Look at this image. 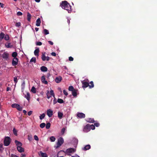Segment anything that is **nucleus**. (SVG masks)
Segmentation results:
<instances>
[{
    "label": "nucleus",
    "instance_id": "f257e3e1",
    "mask_svg": "<svg viewBox=\"0 0 157 157\" xmlns=\"http://www.w3.org/2000/svg\"><path fill=\"white\" fill-rule=\"evenodd\" d=\"M60 6L63 9L67 10L69 13L71 11V6L66 1H64L62 2L60 4Z\"/></svg>",
    "mask_w": 157,
    "mask_h": 157
},
{
    "label": "nucleus",
    "instance_id": "f03ea898",
    "mask_svg": "<svg viewBox=\"0 0 157 157\" xmlns=\"http://www.w3.org/2000/svg\"><path fill=\"white\" fill-rule=\"evenodd\" d=\"M11 142V139L9 136L6 137L4 141V144L5 146H8L10 145Z\"/></svg>",
    "mask_w": 157,
    "mask_h": 157
},
{
    "label": "nucleus",
    "instance_id": "7ed1b4c3",
    "mask_svg": "<svg viewBox=\"0 0 157 157\" xmlns=\"http://www.w3.org/2000/svg\"><path fill=\"white\" fill-rule=\"evenodd\" d=\"M64 140L62 137H60L58 139V141L57 143V146L59 147L61 146L63 143Z\"/></svg>",
    "mask_w": 157,
    "mask_h": 157
},
{
    "label": "nucleus",
    "instance_id": "20e7f679",
    "mask_svg": "<svg viewBox=\"0 0 157 157\" xmlns=\"http://www.w3.org/2000/svg\"><path fill=\"white\" fill-rule=\"evenodd\" d=\"M50 93H49V92L48 91L47 94V98L48 99H49L50 97H51L52 96L54 97H55V95L53 91L52 90H51L50 91Z\"/></svg>",
    "mask_w": 157,
    "mask_h": 157
},
{
    "label": "nucleus",
    "instance_id": "39448f33",
    "mask_svg": "<svg viewBox=\"0 0 157 157\" xmlns=\"http://www.w3.org/2000/svg\"><path fill=\"white\" fill-rule=\"evenodd\" d=\"M90 130V125L89 124H87L84 127L83 131L84 132H87Z\"/></svg>",
    "mask_w": 157,
    "mask_h": 157
},
{
    "label": "nucleus",
    "instance_id": "423d86ee",
    "mask_svg": "<svg viewBox=\"0 0 157 157\" xmlns=\"http://www.w3.org/2000/svg\"><path fill=\"white\" fill-rule=\"evenodd\" d=\"M82 84V87L83 88H86L87 87H89V83L87 82L84 81H81Z\"/></svg>",
    "mask_w": 157,
    "mask_h": 157
},
{
    "label": "nucleus",
    "instance_id": "0eeeda50",
    "mask_svg": "<svg viewBox=\"0 0 157 157\" xmlns=\"http://www.w3.org/2000/svg\"><path fill=\"white\" fill-rule=\"evenodd\" d=\"M18 59L17 58H14L12 60V65L13 66H15L18 64Z\"/></svg>",
    "mask_w": 157,
    "mask_h": 157
},
{
    "label": "nucleus",
    "instance_id": "6e6552de",
    "mask_svg": "<svg viewBox=\"0 0 157 157\" xmlns=\"http://www.w3.org/2000/svg\"><path fill=\"white\" fill-rule=\"evenodd\" d=\"M77 116L80 118H82L85 117V115L82 113H77Z\"/></svg>",
    "mask_w": 157,
    "mask_h": 157
},
{
    "label": "nucleus",
    "instance_id": "1a4fd4ad",
    "mask_svg": "<svg viewBox=\"0 0 157 157\" xmlns=\"http://www.w3.org/2000/svg\"><path fill=\"white\" fill-rule=\"evenodd\" d=\"M75 151V149L74 148H70L67 149L66 152L67 153H71L74 152Z\"/></svg>",
    "mask_w": 157,
    "mask_h": 157
},
{
    "label": "nucleus",
    "instance_id": "9d476101",
    "mask_svg": "<svg viewBox=\"0 0 157 157\" xmlns=\"http://www.w3.org/2000/svg\"><path fill=\"white\" fill-rule=\"evenodd\" d=\"M47 114L49 117H51L53 115V111L51 109H48L47 111Z\"/></svg>",
    "mask_w": 157,
    "mask_h": 157
},
{
    "label": "nucleus",
    "instance_id": "9b49d317",
    "mask_svg": "<svg viewBox=\"0 0 157 157\" xmlns=\"http://www.w3.org/2000/svg\"><path fill=\"white\" fill-rule=\"evenodd\" d=\"M9 54L6 52H4L2 55V58L5 59H7L9 57Z\"/></svg>",
    "mask_w": 157,
    "mask_h": 157
},
{
    "label": "nucleus",
    "instance_id": "f8f14e48",
    "mask_svg": "<svg viewBox=\"0 0 157 157\" xmlns=\"http://www.w3.org/2000/svg\"><path fill=\"white\" fill-rule=\"evenodd\" d=\"M41 80L42 82L45 84H48V82L47 81L45 80V78L44 75H43L41 78Z\"/></svg>",
    "mask_w": 157,
    "mask_h": 157
},
{
    "label": "nucleus",
    "instance_id": "ddd939ff",
    "mask_svg": "<svg viewBox=\"0 0 157 157\" xmlns=\"http://www.w3.org/2000/svg\"><path fill=\"white\" fill-rule=\"evenodd\" d=\"M62 79V77L61 76H59L56 78L55 81L57 83H59L61 81Z\"/></svg>",
    "mask_w": 157,
    "mask_h": 157
},
{
    "label": "nucleus",
    "instance_id": "4468645a",
    "mask_svg": "<svg viewBox=\"0 0 157 157\" xmlns=\"http://www.w3.org/2000/svg\"><path fill=\"white\" fill-rule=\"evenodd\" d=\"M21 146H17V149L20 152H23L24 151V148L21 147Z\"/></svg>",
    "mask_w": 157,
    "mask_h": 157
},
{
    "label": "nucleus",
    "instance_id": "2eb2a0df",
    "mask_svg": "<svg viewBox=\"0 0 157 157\" xmlns=\"http://www.w3.org/2000/svg\"><path fill=\"white\" fill-rule=\"evenodd\" d=\"M25 97L26 98V99L29 101L30 99V94L29 92H27L25 96Z\"/></svg>",
    "mask_w": 157,
    "mask_h": 157
},
{
    "label": "nucleus",
    "instance_id": "dca6fc26",
    "mask_svg": "<svg viewBox=\"0 0 157 157\" xmlns=\"http://www.w3.org/2000/svg\"><path fill=\"white\" fill-rule=\"evenodd\" d=\"M39 51V49L38 48L36 49L34 51V54L35 55L37 56H38Z\"/></svg>",
    "mask_w": 157,
    "mask_h": 157
},
{
    "label": "nucleus",
    "instance_id": "f3484780",
    "mask_svg": "<svg viewBox=\"0 0 157 157\" xmlns=\"http://www.w3.org/2000/svg\"><path fill=\"white\" fill-rule=\"evenodd\" d=\"M90 148V145H87L85 146L82 149L84 151H86L89 149Z\"/></svg>",
    "mask_w": 157,
    "mask_h": 157
},
{
    "label": "nucleus",
    "instance_id": "a211bd4d",
    "mask_svg": "<svg viewBox=\"0 0 157 157\" xmlns=\"http://www.w3.org/2000/svg\"><path fill=\"white\" fill-rule=\"evenodd\" d=\"M40 70L42 71L46 72L48 70V69L47 67L43 66L40 67Z\"/></svg>",
    "mask_w": 157,
    "mask_h": 157
},
{
    "label": "nucleus",
    "instance_id": "6ab92c4d",
    "mask_svg": "<svg viewBox=\"0 0 157 157\" xmlns=\"http://www.w3.org/2000/svg\"><path fill=\"white\" fill-rule=\"evenodd\" d=\"M41 23L40 19V18H38L36 22V26H39L40 25V24Z\"/></svg>",
    "mask_w": 157,
    "mask_h": 157
},
{
    "label": "nucleus",
    "instance_id": "aec40b11",
    "mask_svg": "<svg viewBox=\"0 0 157 157\" xmlns=\"http://www.w3.org/2000/svg\"><path fill=\"white\" fill-rule=\"evenodd\" d=\"M86 121L88 122L93 123L94 122V120L93 118H89L87 119Z\"/></svg>",
    "mask_w": 157,
    "mask_h": 157
},
{
    "label": "nucleus",
    "instance_id": "412c9836",
    "mask_svg": "<svg viewBox=\"0 0 157 157\" xmlns=\"http://www.w3.org/2000/svg\"><path fill=\"white\" fill-rule=\"evenodd\" d=\"M78 90H77L75 89L73 91H72V95L75 97L77 95V92H78Z\"/></svg>",
    "mask_w": 157,
    "mask_h": 157
},
{
    "label": "nucleus",
    "instance_id": "4be33fe9",
    "mask_svg": "<svg viewBox=\"0 0 157 157\" xmlns=\"http://www.w3.org/2000/svg\"><path fill=\"white\" fill-rule=\"evenodd\" d=\"M45 53L44 52L43 53L41 56V59L43 61H44L46 60V57L45 56Z\"/></svg>",
    "mask_w": 157,
    "mask_h": 157
},
{
    "label": "nucleus",
    "instance_id": "5701e85b",
    "mask_svg": "<svg viewBox=\"0 0 157 157\" xmlns=\"http://www.w3.org/2000/svg\"><path fill=\"white\" fill-rule=\"evenodd\" d=\"M15 143L17 146H22V144L19 141L16 140H15Z\"/></svg>",
    "mask_w": 157,
    "mask_h": 157
},
{
    "label": "nucleus",
    "instance_id": "b1692460",
    "mask_svg": "<svg viewBox=\"0 0 157 157\" xmlns=\"http://www.w3.org/2000/svg\"><path fill=\"white\" fill-rule=\"evenodd\" d=\"M31 17V14L29 12H28L27 14V19L28 21H30Z\"/></svg>",
    "mask_w": 157,
    "mask_h": 157
},
{
    "label": "nucleus",
    "instance_id": "393cba45",
    "mask_svg": "<svg viewBox=\"0 0 157 157\" xmlns=\"http://www.w3.org/2000/svg\"><path fill=\"white\" fill-rule=\"evenodd\" d=\"M40 153L41 154V157H48V155L45 153H44L42 152V151H40Z\"/></svg>",
    "mask_w": 157,
    "mask_h": 157
},
{
    "label": "nucleus",
    "instance_id": "a878e982",
    "mask_svg": "<svg viewBox=\"0 0 157 157\" xmlns=\"http://www.w3.org/2000/svg\"><path fill=\"white\" fill-rule=\"evenodd\" d=\"M63 114V113L60 112H58V116L60 119H61L62 118Z\"/></svg>",
    "mask_w": 157,
    "mask_h": 157
},
{
    "label": "nucleus",
    "instance_id": "bb28decb",
    "mask_svg": "<svg viewBox=\"0 0 157 157\" xmlns=\"http://www.w3.org/2000/svg\"><path fill=\"white\" fill-rule=\"evenodd\" d=\"M5 46L7 48H11L13 47V45H11L10 43H8L5 44Z\"/></svg>",
    "mask_w": 157,
    "mask_h": 157
},
{
    "label": "nucleus",
    "instance_id": "cd10ccee",
    "mask_svg": "<svg viewBox=\"0 0 157 157\" xmlns=\"http://www.w3.org/2000/svg\"><path fill=\"white\" fill-rule=\"evenodd\" d=\"M90 83V85H89V88H92L94 87V85L93 82L92 81H91Z\"/></svg>",
    "mask_w": 157,
    "mask_h": 157
},
{
    "label": "nucleus",
    "instance_id": "c85d7f7f",
    "mask_svg": "<svg viewBox=\"0 0 157 157\" xmlns=\"http://www.w3.org/2000/svg\"><path fill=\"white\" fill-rule=\"evenodd\" d=\"M5 34L2 32L0 34V40H2L4 38Z\"/></svg>",
    "mask_w": 157,
    "mask_h": 157
},
{
    "label": "nucleus",
    "instance_id": "c756f323",
    "mask_svg": "<svg viewBox=\"0 0 157 157\" xmlns=\"http://www.w3.org/2000/svg\"><path fill=\"white\" fill-rule=\"evenodd\" d=\"M31 91L33 93H35L36 92V88L34 86H33L32 88Z\"/></svg>",
    "mask_w": 157,
    "mask_h": 157
},
{
    "label": "nucleus",
    "instance_id": "7c9ffc66",
    "mask_svg": "<svg viewBox=\"0 0 157 157\" xmlns=\"http://www.w3.org/2000/svg\"><path fill=\"white\" fill-rule=\"evenodd\" d=\"M17 53L16 52H13L12 55V56L14 58H16V57L17 56Z\"/></svg>",
    "mask_w": 157,
    "mask_h": 157
},
{
    "label": "nucleus",
    "instance_id": "2f4dec72",
    "mask_svg": "<svg viewBox=\"0 0 157 157\" xmlns=\"http://www.w3.org/2000/svg\"><path fill=\"white\" fill-rule=\"evenodd\" d=\"M43 33L45 35H47L49 33V32L48 31V30L46 29H44L43 30Z\"/></svg>",
    "mask_w": 157,
    "mask_h": 157
},
{
    "label": "nucleus",
    "instance_id": "473e14b6",
    "mask_svg": "<svg viewBox=\"0 0 157 157\" xmlns=\"http://www.w3.org/2000/svg\"><path fill=\"white\" fill-rule=\"evenodd\" d=\"M45 126L46 128L48 129L50 128L51 124L49 122L47 123Z\"/></svg>",
    "mask_w": 157,
    "mask_h": 157
},
{
    "label": "nucleus",
    "instance_id": "72a5a7b5",
    "mask_svg": "<svg viewBox=\"0 0 157 157\" xmlns=\"http://www.w3.org/2000/svg\"><path fill=\"white\" fill-rule=\"evenodd\" d=\"M45 117V114L44 113H43L39 117L40 119V120H42L44 119Z\"/></svg>",
    "mask_w": 157,
    "mask_h": 157
},
{
    "label": "nucleus",
    "instance_id": "f704fd0d",
    "mask_svg": "<svg viewBox=\"0 0 157 157\" xmlns=\"http://www.w3.org/2000/svg\"><path fill=\"white\" fill-rule=\"evenodd\" d=\"M75 90L73 87L72 86H70L69 87L68 90L69 91H72Z\"/></svg>",
    "mask_w": 157,
    "mask_h": 157
},
{
    "label": "nucleus",
    "instance_id": "c9c22d12",
    "mask_svg": "<svg viewBox=\"0 0 157 157\" xmlns=\"http://www.w3.org/2000/svg\"><path fill=\"white\" fill-rule=\"evenodd\" d=\"M17 106H18V104H17L14 103L11 105V107L13 108H16Z\"/></svg>",
    "mask_w": 157,
    "mask_h": 157
},
{
    "label": "nucleus",
    "instance_id": "e433bc0d",
    "mask_svg": "<svg viewBox=\"0 0 157 157\" xmlns=\"http://www.w3.org/2000/svg\"><path fill=\"white\" fill-rule=\"evenodd\" d=\"M45 125L46 124L45 123H42L40 124V126L41 128H43L45 127Z\"/></svg>",
    "mask_w": 157,
    "mask_h": 157
},
{
    "label": "nucleus",
    "instance_id": "4c0bfd02",
    "mask_svg": "<svg viewBox=\"0 0 157 157\" xmlns=\"http://www.w3.org/2000/svg\"><path fill=\"white\" fill-rule=\"evenodd\" d=\"M57 102L60 103H62L64 102V101L61 99L58 98L57 100Z\"/></svg>",
    "mask_w": 157,
    "mask_h": 157
},
{
    "label": "nucleus",
    "instance_id": "58836bf2",
    "mask_svg": "<svg viewBox=\"0 0 157 157\" xmlns=\"http://www.w3.org/2000/svg\"><path fill=\"white\" fill-rule=\"evenodd\" d=\"M50 139L52 142H54L55 140V138L54 136H52L50 138Z\"/></svg>",
    "mask_w": 157,
    "mask_h": 157
},
{
    "label": "nucleus",
    "instance_id": "ea45409f",
    "mask_svg": "<svg viewBox=\"0 0 157 157\" xmlns=\"http://www.w3.org/2000/svg\"><path fill=\"white\" fill-rule=\"evenodd\" d=\"M30 62H33L34 63L36 62V59L35 57H33L30 60Z\"/></svg>",
    "mask_w": 157,
    "mask_h": 157
},
{
    "label": "nucleus",
    "instance_id": "a19ab883",
    "mask_svg": "<svg viewBox=\"0 0 157 157\" xmlns=\"http://www.w3.org/2000/svg\"><path fill=\"white\" fill-rule=\"evenodd\" d=\"M65 130L66 129L64 128H63L62 129L61 131V133L62 135H63L65 132Z\"/></svg>",
    "mask_w": 157,
    "mask_h": 157
},
{
    "label": "nucleus",
    "instance_id": "79ce46f5",
    "mask_svg": "<svg viewBox=\"0 0 157 157\" xmlns=\"http://www.w3.org/2000/svg\"><path fill=\"white\" fill-rule=\"evenodd\" d=\"M9 37L8 35H6L5 36H4V39L6 40H9Z\"/></svg>",
    "mask_w": 157,
    "mask_h": 157
},
{
    "label": "nucleus",
    "instance_id": "37998d69",
    "mask_svg": "<svg viewBox=\"0 0 157 157\" xmlns=\"http://www.w3.org/2000/svg\"><path fill=\"white\" fill-rule=\"evenodd\" d=\"M16 109L19 111H21L22 110V108L21 107L20 105H18V106H17Z\"/></svg>",
    "mask_w": 157,
    "mask_h": 157
},
{
    "label": "nucleus",
    "instance_id": "c03bdc74",
    "mask_svg": "<svg viewBox=\"0 0 157 157\" xmlns=\"http://www.w3.org/2000/svg\"><path fill=\"white\" fill-rule=\"evenodd\" d=\"M90 129H92V130H94L95 128V126L93 124H92L90 125Z\"/></svg>",
    "mask_w": 157,
    "mask_h": 157
},
{
    "label": "nucleus",
    "instance_id": "a18cd8bd",
    "mask_svg": "<svg viewBox=\"0 0 157 157\" xmlns=\"http://www.w3.org/2000/svg\"><path fill=\"white\" fill-rule=\"evenodd\" d=\"M13 134L15 135H16V136H17V130H16V129L15 128H14L13 129Z\"/></svg>",
    "mask_w": 157,
    "mask_h": 157
},
{
    "label": "nucleus",
    "instance_id": "49530a36",
    "mask_svg": "<svg viewBox=\"0 0 157 157\" xmlns=\"http://www.w3.org/2000/svg\"><path fill=\"white\" fill-rule=\"evenodd\" d=\"M13 80L14 82L16 84L17 82V78L16 77H14V78Z\"/></svg>",
    "mask_w": 157,
    "mask_h": 157
},
{
    "label": "nucleus",
    "instance_id": "de8ad7c7",
    "mask_svg": "<svg viewBox=\"0 0 157 157\" xmlns=\"http://www.w3.org/2000/svg\"><path fill=\"white\" fill-rule=\"evenodd\" d=\"M15 25L17 27H19L21 26V23L19 22H17L16 23Z\"/></svg>",
    "mask_w": 157,
    "mask_h": 157
},
{
    "label": "nucleus",
    "instance_id": "09e8293b",
    "mask_svg": "<svg viewBox=\"0 0 157 157\" xmlns=\"http://www.w3.org/2000/svg\"><path fill=\"white\" fill-rule=\"evenodd\" d=\"M36 44L37 45L40 46L42 44V43L41 42H38L36 43Z\"/></svg>",
    "mask_w": 157,
    "mask_h": 157
},
{
    "label": "nucleus",
    "instance_id": "8fccbe9b",
    "mask_svg": "<svg viewBox=\"0 0 157 157\" xmlns=\"http://www.w3.org/2000/svg\"><path fill=\"white\" fill-rule=\"evenodd\" d=\"M34 139H35V140H36V141H38V140H39V138H38V137H37V136H36V135H35V136H34Z\"/></svg>",
    "mask_w": 157,
    "mask_h": 157
},
{
    "label": "nucleus",
    "instance_id": "3c124183",
    "mask_svg": "<svg viewBox=\"0 0 157 157\" xmlns=\"http://www.w3.org/2000/svg\"><path fill=\"white\" fill-rule=\"evenodd\" d=\"M22 15V13L20 11H19L17 13V16H21Z\"/></svg>",
    "mask_w": 157,
    "mask_h": 157
},
{
    "label": "nucleus",
    "instance_id": "603ef678",
    "mask_svg": "<svg viewBox=\"0 0 157 157\" xmlns=\"http://www.w3.org/2000/svg\"><path fill=\"white\" fill-rule=\"evenodd\" d=\"M63 93L64 95H65L66 96H67L68 95V93L65 90H63Z\"/></svg>",
    "mask_w": 157,
    "mask_h": 157
},
{
    "label": "nucleus",
    "instance_id": "864d4df0",
    "mask_svg": "<svg viewBox=\"0 0 157 157\" xmlns=\"http://www.w3.org/2000/svg\"><path fill=\"white\" fill-rule=\"evenodd\" d=\"M74 60L73 58L71 56H70L69 57V60L70 61H73Z\"/></svg>",
    "mask_w": 157,
    "mask_h": 157
},
{
    "label": "nucleus",
    "instance_id": "5fc2aeb1",
    "mask_svg": "<svg viewBox=\"0 0 157 157\" xmlns=\"http://www.w3.org/2000/svg\"><path fill=\"white\" fill-rule=\"evenodd\" d=\"M32 113H33V111H29V112H28V115L29 116H30L32 114Z\"/></svg>",
    "mask_w": 157,
    "mask_h": 157
},
{
    "label": "nucleus",
    "instance_id": "6e6d98bb",
    "mask_svg": "<svg viewBox=\"0 0 157 157\" xmlns=\"http://www.w3.org/2000/svg\"><path fill=\"white\" fill-rule=\"evenodd\" d=\"M94 125L96 127H98L99 126V124L98 123H94Z\"/></svg>",
    "mask_w": 157,
    "mask_h": 157
},
{
    "label": "nucleus",
    "instance_id": "4d7b16f0",
    "mask_svg": "<svg viewBox=\"0 0 157 157\" xmlns=\"http://www.w3.org/2000/svg\"><path fill=\"white\" fill-rule=\"evenodd\" d=\"M51 55L52 56H56V54L55 52H52V53H51Z\"/></svg>",
    "mask_w": 157,
    "mask_h": 157
},
{
    "label": "nucleus",
    "instance_id": "13d9d810",
    "mask_svg": "<svg viewBox=\"0 0 157 157\" xmlns=\"http://www.w3.org/2000/svg\"><path fill=\"white\" fill-rule=\"evenodd\" d=\"M48 43H49V44L50 45H52L53 44V43L51 41H48Z\"/></svg>",
    "mask_w": 157,
    "mask_h": 157
},
{
    "label": "nucleus",
    "instance_id": "bf43d9fd",
    "mask_svg": "<svg viewBox=\"0 0 157 157\" xmlns=\"http://www.w3.org/2000/svg\"><path fill=\"white\" fill-rule=\"evenodd\" d=\"M11 157H18V156L12 154L11 155Z\"/></svg>",
    "mask_w": 157,
    "mask_h": 157
},
{
    "label": "nucleus",
    "instance_id": "052dcab7",
    "mask_svg": "<svg viewBox=\"0 0 157 157\" xmlns=\"http://www.w3.org/2000/svg\"><path fill=\"white\" fill-rule=\"evenodd\" d=\"M3 149V145L2 144H1L0 146V150H2Z\"/></svg>",
    "mask_w": 157,
    "mask_h": 157
},
{
    "label": "nucleus",
    "instance_id": "680f3d73",
    "mask_svg": "<svg viewBox=\"0 0 157 157\" xmlns=\"http://www.w3.org/2000/svg\"><path fill=\"white\" fill-rule=\"evenodd\" d=\"M4 4L0 2V6L2 8L4 7Z\"/></svg>",
    "mask_w": 157,
    "mask_h": 157
},
{
    "label": "nucleus",
    "instance_id": "e2e57ef3",
    "mask_svg": "<svg viewBox=\"0 0 157 157\" xmlns=\"http://www.w3.org/2000/svg\"><path fill=\"white\" fill-rule=\"evenodd\" d=\"M50 59V57L48 56H47L46 57V60L47 61H48Z\"/></svg>",
    "mask_w": 157,
    "mask_h": 157
},
{
    "label": "nucleus",
    "instance_id": "0e129e2a",
    "mask_svg": "<svg viewBox=\"0 0 157 157\" xmlns=\"http://www.w3.org/2000/svg\"><path fill=\"white\" fill-rule=\"evenodd\" d=\"M10 90V88L9 87H7L6 88V91H9Z\"/></svg>",
    "mask_w": 157,
    "mask_h": 157
},
{
    "label": "nucleus",
    "instance_id": "69168bd1",
    "mask_svg": "<svg viewBox=\"0 0 157 157\" xmlns=\"http://www.w3.org/2000/svg\"><path fill=\"white\" fill-rule=\"evenodd\" d=\"M83 81H85V82H88V83H89V81L88 80V79H85Z\"/></svg>",
    "mask_w": 157,
    "mask_h": 157
},
{
    "label": "nucleus",
    "instance_id": "338daca9",
    "mask_svg": "<svg viewBox=\"0 0 157 157\" xmlns=\"http://www.w3.org/2000/svg\"><path fill=\"white\" fill-rule=\"evenodd\" d=\"M25 154H21V157H25Z\"/></svg>",
    "mask_w": 157,
    "mask_h": 157
},
{
    "label": "nucleus",
    "instance_id": "774afa93",
    "mask_svg": "<svg viewBox=\"0 0 157 157\" xmlns=\"http://www.w3.org/2000/svg\"><path fill=\"white\" fill-rule=\"evenodd\" d=\"M23 113H24V114H26L27 113V112L25 110H23Z\"/></svg>",
    "mask_w": 157,
    "mask_h": 157
}]
</instances>
